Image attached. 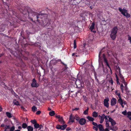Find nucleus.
Returning a JSON list of instances; mask_svg holds the SVG:
<instances>
[{
	"instance_id": "f257e3e1",
	"label": "nucleus",
	"mask_w": 131,
	"mask_h": 131,
	"mask_svg": "<svg viewBox=\"0 0 131 131\" xmlns=\"http://www.w3.org/2000/svg\"><path fill=\"white\" fill-rule=\"evenodd\" d=\"M24 15H26L27 13L28 14V18L33 22L37 21L40 23L41 20L40 19L42 18L43 15L45 14H39L37 12L32 11L31 9L28 7H26L24 10L21 11Z\"/></svg>"
},
{
	"instance_id": "f03ea898",
	"label": "nucleus",
	"mask_w": 131,
	"mask_h": 131,
	"mask_svg": "<svg viewBox=\"0 0 131 131\" xmlns=\"http://www.w3.org/2000/svg\"><path fill=\"white\" fill-rule=\"evenodd\" d=\"M118 30L117 26H115L113 28L110 35L111 38L112 40H114L116 39Z\"/></svg>"
},
{
	"instance_id": "7ed1b4c3",
	"label": "nucleus",
	"mask_w": 131,
	"mask_h": 131,
	"mask_svg": "<svg viewBox=\"0 0 131 131\" xmlns=\"http://www.w3.org/2000/svg\"><path fill=\"white\" fill-rule=\"evenodd\" d=\"M118 10L122 14L127 18H129L130 17V15L127 12V10L126 9H122L121 8L119 7L118 8Z\"/></svg>"
},
{
	"instance_id": "20e7f679",
	"label": "nucleus",
	"mask_w": 131,
	"mask_h": 131,
	"mask_svg": "<svg viewBox=\"0 0 131 131\" xmlns=\"http://www.w3.org/2000/svg\"><path fill=\"white\" fill-rule=\"evenodd\" d=\"M67 126V124H63L62 125H60L58 124L56 126V128L58 129H60L62 130H64Z\"/></svg>"
},
{
	"instance_id": "39448f33",
	"label": "nucleus",
	"mask_w": 131,
	"mask_h": 131,
	"mask_svg": "<svg viewBox=\"0 0 131 131\" xmlns=\"http://www.w3.org/2000/svg\"><path fill=\"white\" fill-rule=\"evenodd\" d=\"M31 86L33 88H37L39 86V84L37 83L36 81L35 78L32 80V82L31 84Z\"/></svg>"
},
{
	"instance_id": "423d86ee",
	"label": "nucleus",
	"mask_w": 131,
	"mask_h": 131,
	"mask_svg": "<svg viewBox=\"0 0 131 131\" xmlns=\"http://www.w3.org/2000/svg\"><path fill=\"white\" fill-rule=\"evenodd\" d=\"M102 57H103V58L104 59V62L106 64V65L110 69V70L111 72L112 71L111 69V68L110 67V65L108 63L107 59L106 57V56L104 53H103V56H102Z\"/></svg>"
},
{
	"instance_id": "0eeeda50",
	"label": "nucleus",
	"mask_w": 131,
	"mask_h": 131,
	"mask_svg": "<svg viewBox=\"0 0 131 131\" xmlns=\"http://www.w3.org/2000/svg\"><path fill=\"white\" fill-rule=\"evenodd\" d=\"M95 23L93 21L91 25L90 28V29L91 32H92L94 33L96 32V31L93 30L95 28Z\"/></svg>"
},
{
	"instance_id": "6e6552de",
	"label": "nucleus",
	"mask_w": 131,
	"mask_h": 131,
	"mask_svg": "<svg viewBox=\"0 0 131 131\" xmlns=\"http://www.w3.org/2000/svg\"><path fill=\"white\" fill-rule=\"evenodd\" d=\"M75 118L74 116L72 114H71L70 116L69 120V122H72V123L75 122Z\"/></svg>"
},
{
	"instance_id": "1a4fd4ad",
	"label": "nucleus",
	"mask_w": 131,
	"mask_h": 131,
	"mask_svg": "<svg viewBox=\"0 0 131 131\" xmlns=\"http://www.w3.org/2000/svg\"><path fill=\"white\" fill-rule=\"evenodd\" d=\"M79 122L80 124L83 125H84L86 123V120L85 118H82L79 120Z\"/></svg>"
},
{
	"instance_id": "9d476101",
	"label": "nucleus",
	"mask_w": 131,
	"mask_h": 131,
	"mask_svg": "<svg viewBox=\"0 0 131 131\" xmlns=\"http://www.w3.org/2000/svg\"><path fill=\"white\" fill-rule=\"evenodd\" d=\"M109 101V100L108 98L105 99H104V105L107 108L109 107V103L108 102Z\"/></svg>"
},
{
	"instance_id": "9b49d317",
	"label": "nucleus",
	"mask_w": 131,
	"mask_h": 131,
	"mask_svg": "<svg viewBox=\"0 0 131 131\" xmlns=\"http://www.w3.org/2000/svg\"><path fill=\"white\" fill-rule=\"evenodd\" d=\"M108 118H109V121L111 123V125L112 126H113L115 125L116 124L115 121H114L111 117H109V116H108Z\"/></svg>"
},
{
	"instance_id": "f8f14e48",
	"label": "nucleus",
	"mask_w": 131,
	"mask_h": 131,
	"mask_svg": "<svg viewBox=\"0 0 131 131\" xmlns=\"http://www.w3.org/2000/svg\"><path fill=\"white\" fill-rule=\"evenodd\" d=\"M117 100L116 99L113 97L111 100V106H113L115 105L116 103Z\"/></svg>"
},
{
	"instance_id": "ddd939ff",
	"label": "nucleus",
	"mask_w": 131,
	"mask_h": 131,
	"mask_svg": "<svg viewBox=\"0 0 131 131\" xmlns=\"http://www.w3.org/2000/svg\"><path fill=\"white\" fill-rule=\"evenodd\" d=\"M42 19H40V20H41L40 21V22L41 21H42V22L43 23V25L45 26H46V27H47L48 26H49V25H50V23H49V21H48L49 22H47V23H46V22H45V21L46 20H47V19H46V20H42ZM40 23H41V22H40Z\"/></svg>"
},
{
	"instance_id": "4468645a",
	"label": "nucleus",
	"mask_w": 131,
	"mask_h": 131,
	"mask_svg": "<svg viewBox=\"0 0 131 131\" xmlns=\"http://www.w3.org/2000/svg\"><path fill=\"white\" fill-rule=\"evenodd\" d=\"M104 48L102 49L100 51L99 54V61L100 62V61L102 59L101 57V54L103 52V50L104 49Z\"/></svg>"
},
{
	"instance_id": "2eb2a0df",
	"label": "nucleus",
	"mask_w": 131,
	"mask_h": 131,
	"mask_svg": "<svg viewBox=\"0 0 131 131\" xmlns=\"http://www.w3.org/2000/svg\"><path fill=\"white\" fill-rule=\"evenodd\" d=\"M58 121L61 124H64L65 123V122L64 121L62 117H61L59 118Z\"/></svg>"
},
{
	"instance_id": "dca6fc26",
	"label": "nucleus",
	"mask_w": 131,
	"mask_h": 131,
	"mask_svg": "<svg viewBox=\"0 0 131 131\" xmlns=\"http://www.w3.org/2000/svg\"><path fill=\"white\" fill-rule=\"evenodd\" d=\"M100 131H104V129H103V126L102 124H99L98 125Z\"/></svg>"
},
{
	"instance_id": "f3484780",
	"label": "nucleus",
	"mask_w": 131,
	"mask_h": 131,
	"mask_svg": "<svg viewBox=\"0 0 131 131\" xmlns=\"http://www.w3.org/2000/svg\"><path fill=\"white\" fill-rule=\"evenodd\" d=\"M16 100L14 99L13 102V103L14 105L17 106L20 105L18 101H16Z\"/></svg>"
},
{
	"instance_id": "a211bd4d",
	"label": "nucleus",
	"mask_w": 131,
	"mask_h": 131,
	"mask_svg": "<svg viewBox=\"0 0 131 131\" xmlns=\"http://www.w3.org/2000/svg\"><path fill=\"white\" fill-rule=\"evenodd\" d=\"M86 118L87 119H88L90 121H91L93 122L94 119V118H93L89 116H87Z\"/></svg>"
},
{
	"instance_id": "6ab92c4d",
	"label": "nucleus",
	"mask_w": 131,
	"mask_h": 131,
	"mask_svg": "<svg viewBox=\"0 0 131 131\" xmlns=\"http://www.w3.org/2000/svg\"><path fill=\"white\" fill-rule=\"evenodd\" d=\"M98 116V114L97 112L95 111L94 112L92 113V116L94 117H96Z\"/></svg>"
},
{
	"instance_id": "aec40b11",
	"label": "nucleus",
	"mask_w": 131,
	"mask_h": 131,
	"mask_svg": "<svg viewBox=\"0 0 131 131\" xmlns=\"http://www.w3.org/2000/svg\"><path fill=\"white\" fill-rule=\"evenodd\" d=\"M27 128L28 131H33V128L31 126H28Z\"/></svg>"
},
{
	"instance_id": "412c9836",
	"label": "nucleus",
	"mask_w": 131,
	"mask_h": 131,
	"mask_svg": "<svg viewBox=\"0 0 131 131\" xmlns=\"http://www.w3.org/2000/svg\"><path fill=\"white\" fill-rule=\"evenodd\" d=\"M6 114L7 116L9 118H10L12 117V114L9 112H6Z\"/></svg>"
},
{
	"instance_id": "4be33fe9",
	"label": "nucleus",
	"mask_w": 131,
	"mask_h": 131,
	"mask_svg": "<svg viewBox=\"0 0 131 131\" xmlns=\"http://www.w3.org/2000/svg\"><path fill=\"white\" fill-rule=\"evenodd\" d=\"M22 127L24 129L27 128L28 126L27 125L26 123H24L22 124Z\"/></svg>"
},
{
	"instance_id": "5701e85b",
	"label": "nucleus",
	"mask_w": 131,
	"mask_h": 131,
	"mask_svg": "<svg viewBox=\"0 0 131 131\" xmlns=\"http://www.w3.org/2000/svg\"><path fill=\"white\" fill-rule=\"evenodd\" d=\"M115 94L116 95H117L118 96V97H121L120 93L118 91H116L115 92Z\"/></svg>"
},
{
	"instance_id": "b1692460",
	"label": "nucleus",
	"mask_w": 131,
	"mask_h": 131,
	"mask_svg": "<svg viewBox=\"0 0 131 131\" xmlns=\"http://www.w3.org/2000/svg\"><path fill=\"white\" fill-rule=\"evenodd\" d=\"M37 109V108L35 106H33L32 107V110L34 112H35L36 111Z\"/></svg>"
},
{
	"instance_id": "393cba45",
	"label": "nucleus",
	"mask_w": 131,
	"mask_h": 131,
	"mask_svg": "<svg viewBox=\"0 0 131 131\" xmlns=\"http://www.w3.org/2000/svg\"><path fill=\"white\" fill-rule=\"evenodd\" d=\"M89 110V108L88 107H87V109H86L85 111H84L83 112V114L85 115L88 114Z\"/></svg>"
},
{
	"instance_id": "a878e982",
	"label": "nucleus",
	"mask_w": 131,
	"mask_h": 131,
	"mask_svg": "<svg viewBox=\"0 0 131 131\" xmlns=\"http://www.w3.org/2000/svg\"><path fill=\"white\" fill-rule=\"evenodd\" d=\"M51 70L52 72V74H54V72L56 71L57 69L56 68L54 69L53 67L51 68Z\"/></svg>"
},
{
	"instance_id": "bb28decb",
	"label": "nucleus",
	"mask_w": 131,
	"mask_h": 131,
	"mask_svg": "<svg viewBox=\"0 0 131 131\" xmlns=\"http://www.w3.org/2000/svg\"><path fill=\"white\" fill-rule=\"evenodd\" d=\"M55 114V113L54 111H52L50 112H49V115L51 116H54Z\"/></svg>"
},
{
	"instance_id": "cd10ccee",
	"label": "nucleus",
	"mask_w": 131,
	"mask_h": 131,
	"mask_svg": "<svg viewBox=\"0 0 131 131\" xmlns=\"http://www.w3.org/2000/svg\"><path fill=\"white\" fill-rule=\"evenodd\" d=\"M34 128L37 129L39 127V125L37 123L34 125Z\"/></svg>"
},
{
	"instance_id": "c85d7f7f",
	"label": "nucleus",
	"mask_w": 131,
	"mask_h": 131,
	"mask_svg": "<svg viewBox=\"0 0 131 131\" xmlns=\"http://www.w3.org/2000/svg\"><path fill=\"white\" fill-rule=\"evenodd\" d=\"M75 119L77 121L79 122L80 119V117L77 115H75L74 116Z\"/></svg>"
},
{
	"instance_id": "c756f323",
	"label": "nucleus",
	"mask_w": 131,
	"mask_h": 131,
	"mask_svg": "<svg viewBox=\"0 0 131 131\" xmlns=\"http://www.w3.org/2000/svg\"><path fill=\"white\" fill-rule=\"evenodd\" d=\"M104 117H103V115L102 116H101L100 118V123L101 124L102 123L103 121H104Z\"/></svg>"
},
{
	"instance_id": "7c9ffc66",
	"label": "nucleus",
	"mask_w": 131,
	"mask_h": 131,
	"mask_svg": "<svg viewBox=\"0 0 131 131\" xmlns=\"http://www.w3.org/2000/svg\"><path fill=\"white\" fill-rule=\"evenodd\" d=\"M31 123L34 125L37 123V121L35 119L33 120H31Z\"/></svg>"
},
{
	"instance_id": "2f4dec72",
	"label": "nucleus",
	"mask_w": 131,
	"mask_h": 131,
	"mask_svg": "<svg viewBox=\"0 0 131 131\" xmlns=\"http://www.w3.org/2000/svg\"><path fill=\"white\" fill-rule=\"evenodd\" d=\"M57 61L58 62L60 61L61 62V63L63 65H64L65 66V68H66V69H67V67H66L67 66V65L66 64H65L64 63L62 62L60 59L58 60H57Z\"/></svg>"
},
{
	"instance_id": "473e14b6",
	"label": "nucleus",
	"mask_w": 131,
	"mask_h": 131,
	"mask_svg": "<svg viewBox=\"0 0 131 131\" xmlns=\"http://www.w3.org/2000/svg\"><path fill=\"white\" fill-rule=\"evenodd\" d=\"M119 97V99L118 100V103H121L123 102V100H122V98H121V97Z\"/></svg>"
},
{
	"instance_id": "72a5a7b5",
	"label": "nucleus",
	"mask_w": 131,
	"mask_h": 131,
	"mask_svg": "<svg viewBox=\"0 0 131 131\" xmlns=\"http://www.w3.org/2000/svg\"><path fill=\"white\" fill-rule=\"evenodd\" d=\"M74 49L76 48L77 47L76 41L75 40H74Z\"/></svg>"
},
{
	"instance_id": "f704fd0d",
	"label": "nucleus",
	"mask_w": 131,
	"mask_h": 131,
	"mask_svg": "<svg viewBox=\"0 0 131 131\" xmlns=\"http://www.w3.org/2000/svg\"><path fill=\"white\" fill-rule=\"evenodd\" d=\"M109 82L111 83V85H112L113 84V81L112 78H110V79L109 81Z\"/></svg>"
},
{
	"instance_id": "c9c22d12",
	"label": "nucleus",
	"mask_w": 131,
	"mask_h": 131,
	"mask_svg": "<svg viewBox=\"0 0 131 131\" xmlns=\"http://www.w3.org/2000/svg\"><path fill=\"white\" fill-rule=\"evenodd\" d=\"M106 124L105 126L106 127L108 128V127L109 126V122L108 121H106Z\"/></svg>"
},
{
	"instance_id": "e433bc0d",
	"label": "nucleus",
	"mask_w": 131,
	"mask_h": 131,
	"mask_svg": "<svg viewBox=\"0 0 131 131\" xmlns=\"http://www.w3.org/2000/svg\"><path fill=\"white\" fill-rule=\"evenodd\" d=\"M103 117H104V119L105 118L106 120V121H108V119H107L108 117H107V116H105V115H104V114H103ZM107 117H108V116Z\"/></svg>"
},
{
	"instance_id": "4c0bfd02",
	"label": "nucleus",
	"mask_w": 131,
	"mask_h": 131,
	"mask_svg": "<svg viewBox=\"0 0 131 131\" xmlns=\"http://www.w3.org/2000/svg\"><path fill=\"white\" fill-rule=\"evenodd\" d=\"M93 129H94L95 130L97 131L98 129V126H97V127H95L94 126L93 127Z\"/></svg>"
},
{
	"instance_id": "58836bf2",
	"label": "nucleus",
	"mask_w": 131,
	"mask_h": 131,
	"mask_svg": "<svg viewBox=\"0 0 131 131\" xmlns=\"http://www.w3.org/2000/svg\"><path fill=\"white\" fill-rule=\"evenodd\" d=\"M15 126H12L10 129V131H14L15 130Z\"/></svg>"
},
{
	"instance_id": "ea45409f",
	"label": "nucleus",
	"mask_w": 131,
	"mask_h": 131,
	"mask_svg": "<svg viewBox=\"0 0 131 131\" xmlns=\"http://www.w3.org/2000/svg\"><path fill=\"white\" fill-rule=\"evenodd\" d=\"M83 97L84 98V101H85V102H86L88 101L87 98L86 96H83Z\"/></svg>"
},
{
	"instance_id": "a19ab883",
	"label": "nucleus",
	"mask_w": 131,
	"mask_h": 131,
	"mask_svg": "<svg viewBox=\"0 0 131 131\" xmlns=\"http://www.w3.org/2000/svg\"><path fill=\"white\" fill-rule=\"evenodd\" d=\"M121 81L122 82V83H125V81L124 77L123 78H121Z\"/></svg>"
},
{
	"instance_id": "79ce46f5",
	"label": "nucleus",
	"mask_w": 131,
	"mask_h": 131,
	"mask_svg": "<svg viewBox=\"0 0 131 131\" xmlns=\"http://www.w3.org/2000/svg\"><path fill=\"white\" fill-rule=\"evenodd\" d=\"M92 123L93 125L94 126H95L96 127H97V126H98L97 123H95L93 122Z\"/></svg>"
},
{
	"instance_id": "37998d69",
	"label": "nucleus",
	"mask_w": 131,
	"mask_h": 131,
	"mask_svg": "<svg viewBox=\"0 0 131 131\" xmlns=\"http://www.w3.org/2000/svg\"><path fill=\"white\" fill-rule=\"evenodd\" d=\"M21 109L24 111H26V109L23 106H21Z\"/></svg>"
},
{
	"instance_id": "c03bdc74",
	"label": "nucleus",
	"mask_w": 131,
	"mask_h": 131,
	"mask_svg": "<svg viewBox=\"0 0 131 131\" xmlns=\"http://www.w3.org/2000/svg\"><path fill=\"white\" fill-rule=\"evenodd\" d=\"M79 107H76L75 108H74L73 109L72 111H77L79 109Z\"/></svg>"
},
{
	"instance_id": "a18cd8bd",
	"label": "nucleus",
	"mask_w": 131,
	"mask_h": 131,
	"mask_svg": "<svg viewBox=\"0 0 131 131\" xmlns=\"http://www.w3.org/2000/svg\"><path fill=\"white\" fill-rule=\"evenodd\" d=\"M122 114L124 115H126L127 114V112L126 110L122 112Z\"/></svg>"
},
{
	"instance_id": "49530a36",
	"label": "nucleus",
	"mask_w": 131,
	"mask_h": 131,
	"mask_svg": "<svg viewBox=\"0 0 131 131\" xmlns=\"http://www.w3.org/2000/svg\"><path fill=\"white\" fill-rule=\"evenodd\" d=\"M10 126L9 125H6L5 127V128L6 129H9L10 128Z\"/></svg>"
},
{
	"instance_id": "de8ad7c7",
	"label": "nucleus",
	"mask_w": 131,
	"mask_h": 131,
	"mask_svg": "<svg viewBox=\"0 0 131 131\" xmlns=\"http://www.w3.org/2000/svg\"><path fill=\"white\" fill-rule=\"evenodd\" d=\"M41 113V111H38L36 112V114L37 115H39Z\"/></svg>"
},
{
	"instance_id": "09e8293b",
	"label": "nucleus",
	"mask_w": 131,
	"mask_h": 131,
	"mask_svg": "<svg viewBox=\"0 0 131 131\" xmlns=\"http://www.w3.org/2000/svg\"><path fill=\"white\" fill-rule=\"evenodd\" d=\"M128 39L130 40V42L131 44V37H130L129 35L128 37Z\"/></svg>"
},
{
	"instance_id": "8fccbe9b",
	"label": "nucleus",
	"mask_w": 131,
	"mask_h": 131,
	"mask_svg": "<svg viewBox=\"0 0 131 131\" xmlns=\"http://www.w3.org/2000/svg\"><path fill=\"white\" fill-rule=\"evenodd\" d=\"M56 117L59 119L61 117L60 116V115H55Z\"/></svg>"
},
{
	"instance_id": "3c124183",
	"label": "nucleus",
	"mask_w": 131,
	"mask_h": 131,
	"mask_svg": "<svg viewBox=\"0 0 131 131\" xmlns=\"http://www.w3.org/2000/svg\"><path fill=\"white\" fill-rule=\"evenodd\" d=\"M119 76L120 78H122L123 77L122 75L121 74V72H119Z\"/></svg>"
},
{
	"instance_id": "603ef678",
	"label": "nucleus",
	"mask_w": 131,
	"mask_h": 131,
	"mask_svg": "<svg viewBox=\"0 0 131 131\" xmlns=\"http://www.w3.org/2000/svg\"><path fill=\"white\" fill-rule=\"evenodd\" d=\"M127 114V116H131V112H128Z\"/></svg>"
},
{
	"instance_id": "864d4df0",
	"label": "nucleus",
	"mask_w": 131,
	"mask_h": 131,
	"mask_svg": "<svg viewBox=\"0 0 131 131\" xmlns=\"http://www.w3.org/2000/svg\"><path fill=\"white\" fill-rule=\"evenodd\" d=\"M71 130V128L70 127H67L66 129L67 131H69Z\"/></svg>"
},
{
	"instance_id": "5fc2aeb1",
	"label": "nucleus",
	"mask_w": 131,
	"mask_h": 131,
	"mask_svg": "<svg viewBox=\"0 0 131 131\" xmlns=\"http://www.w3.org/2000/svg\"><path fill=\"white\" fill-rule=\"evenodd\" d=\"M117 69L119 71V72H121L120 70L121 69L120 67L119 66L116 67Z\"/></svg>"
},
{
	"instance_id": "6e6d98bb",
	"label": "nucleus",
	"mask_w": 131,
	"mask_h": 131,
	"mask_svg": "<svg viewBox=\"0 0 131 131\" xmlns=\"http://www.w3.org/2000/svg\"><path fill=\"white\" fill-rule=\"evenodd\" d=\"M43 127V126L42 125H39V130L41 129V128H42Z\"/></svg>"
},
{
	"instance_id": "4d7b16f0",
	"label": "nucleus",
	"mask_w": 131,
	"mask_h": 131,
	"mask_svg": "<svg viewBox=\"0 0 131 131\" xmlns=\"http://www.w3.org/2000/svg\"><path fill=\"white\" fill-rule=\"evenodd\" d=\"M116 82L117 84H120V83H119V79H117L116 80Z\"/></svg>"
},
{
	"instance_id": "13d9d810",
	"label": "nucleus",
	"mask_w": 131,
	"mask_h": 131,
	"mask_svg": "<svg viewBox=\"0 0 131 131\" xmlns=\"http://www.w3.org/2000/svg\"><path fill=\"white\" fill-rule=\"evenodd\" d=\"M120 104L121 105V106H122V107L123 108L124 107V105H123V102L120 103Z\"/></svg>"
},
{
	"instance_id": "bf43d9fd",
	"label": "nucleus",
	"mask_w": 131,
	"mask_h": 131,
	"mask_svg": "<svg viewBox=\"0 0 131 131\" xmlns=\"http://www.w3.org/2000/svg\"><path fill=\"white\" fill-rule=\"evenodd\" d=\"M124 86L122 84H121V88H124Z\"/></svg>"
},
{
	"instance_id": "052dcab7",
	"label": "nucleus",
	"mask_w": 131,
	"mask_h": 131,
	"mask_svg": "<svg viewBox=\"0 0 131 131\" xmlns=\"http://www.w3.org/2000/svg\"><path fill=\"white\" fill-rule=\"evenodd\" d=\"M124 83L125 85V87L127 86V84L126 83V82H125V83Z\"/></svg>"
},
{
	"instance_id": "680f3d73",
	"label": "nucleus",
	"mask_w": 131,
	"mask_h": 131,
	"mask_svg": "<svg viewBox=\"0 0 131 131\" xmlns=\"http://www.w3.org/2000/svg\"><path fill=\"white\" fill-rule=\"evenodd\" d=\"M10 52L12 54H14V52L12 50H11L10 51Z\"/></svg>"
},
{
	"instance_id": "e2e57ef3",
	"label": "nucleus",
	"mask_w": 131,
	"mask_h": 131,
	"mask_svg": "<svg viewBox=\"0 0 131 131\" xmlns=\"http://www.w3.org/2000/svg\"><path fill=\"white\" fill-rule=\"evenodd\" d=\"M110 127V129L112 130H115L113 129V128L114 127Z\"/></svg>"
},
{
	"instance_id": "0e129e2a",
	"label": "nucleus",
	"mask_w": 131,
	"mask_h": 131,
	"mask_svg": "<svg viewBox=\"0 0 131 131\" xmlns=\"http://www.w3.org/2000/svg\"><path fill=\"white\" fill-rule=\"evenodd\" d=\"M4 54V53H2V54H0V57L3 56Z\"/></svg>"
},
{
	"instance_id": "69168bd1",
	"label": "nucleus",
	"mask_w": 131,
	"mask_h": 131,
	"mask_svg": "<svg viewBox=\"0 0 131 131\" xmlns=\"http://www.w3.org/2000/svg\"><path fill=\"white\" fill-rule=\"evenodd\" d=\"M95 79L96 81L97 82V83H99V81L98 80V79L96 78H95Z\"/></svg>"
},
{
	"instance_id": "338daca9",
	"label": "nucleus",
	"mask_w": 131,
	"mask_h": 131,
	"mask_svg": "<svg viewBox=\"0 0 131 131\" xmlns=\"http://www.w3.org/2000/svg\"><path fill=\"white\" fill-rule=\"evenodd\" d=\"M127 117L131 121V117L129 116H127Z\"/></svg>"
},
{
	"instance_id": "774afa93",
	"label": "nucleus",
	"mask_w": 131,
	"mask_h": 131,
	"mask_svg": "<svg viewBox=\"0 0 131 131\" xmlns=\"http://www.w3.org/2000/svg\"><path fill=\"white\" fill-rule=\"evenodd\" d=\"M123 103L124 104H126V102L125 101H123Z\"/></svg>"
}]
</instances>
